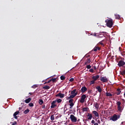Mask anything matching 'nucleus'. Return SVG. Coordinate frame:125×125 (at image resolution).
Instances as JSON below:
<instances>
[{
	"label": "nucleus",
	"mask_w": 125,
	"mask_h": 125,
	"mask_svg": "<svg viewBox=\"0 0 125 125\" xmlns=\"http://www.w3.org/2000/svg\"><path fill=\"white\" fill-rule=\"evenodd\" d=\"M70 120L72 123H77V117L75 115L71 114L70 115Z\"/></svg>",
	"instance_id": "nucleus-3"
},
{
	"label": "nucleus",
	"mask_w": 125,
	"mask_h": 125,
	"mask_svg": "<svg viewBox=\"0 0 125 125\" xmlns=\"http://www.w3.org/2000/svg\"><path fill=\"white\" fill-rule=\"evenodd\" d=\"M29 112H30V109H29L28 108H27L26 110H25L23 111V113L24 114V115H26V114H28V113H29Z\"/></svg>",
	"instance_id": "nucleus-20"
},
{
	"label": "nucleus",
	"mask_w": 125,
	"mask_h": 125,
	"mask_svg": "<svg viewBox=\"0 0 125 125\" xmlns=\"http://www.w3.org/2000/svg\"><path fill=\"white\" fill-rule=\"evenodd\" d=\"M89 56H89V55H88L87 57H89Z\"/></svg>",
	"instance_id": "nucleus-56"
},
{
	"label": "nucleus",
	"mask_w": 125,
	"mask_h": 125,
	"mask_svg": "<svg viewBox=\"0 0 125 125\" xmlns=\"http://www.w3.org/2000/svg\"><path fill=\"white\" fill-rule=\"evenodd\" d=\"M95 83V81H94L93 80L91 81L90 82V85H92V84H94Z\"/></svg>",
	"instance_id": "nucleus-28"
},
{
	"label": "nucleus",
	"mask_w": 125,
	"mask_h": 125,
	"mask_svg": "<svg viewBox=\"0 0 125 125\" xmlns=\"http://www.w3.org/2000/svg\"><path fill=\"white\" fill-rule=\"evenodd\" d=\"M76 96V94L75 95H73V94H71V95H70L68 98H69V99H72V98H74V97H75Z\"/></svg>",
	"instance_id": "nucleus-27"
},
{
	"label": "nucleus",
	"mask_w": 125,
	"mask_h": 125,
	"mask_svg": "<svg viewBox=\"0 0 125 125\" xmlns=\"http://www.w3.org/2000/svg\"><path fill=\"white\" fill-rule=\"evenodd\" d=\"M89 93H91V90H89Z\"/></svg>",
	"instance_id": "nucleus-54"
},
{
	"label": "nucleus",
	"mask_w": 125,
	"mask_h": 125,
	"mask_svg": "<svg viewBox=\"0 0 125 125\" xmlns=\"http://www.w3.org/2000/svg\"><path fill=\"white\" fill-rule=\"evenodd\" d=\"M118 65L119 67H122V66H125V62L123 60H121L119 62Z\"/></svg>",
	"instance_id": "nucleus-6"
},
{
	"label": "nucleus",
	"mask_w": 125,
	"mask_h": 125,
	"mask_svg": "<svg viewBox=\"0 0 125 125\" xmlns=\"http://www.w3.org/2000/svg\"><path fill=\"white\" fill-rule=\"evenodd\" d=\"M87 91V88H86V87L83 86L82 87L81 92H82V93H83L85 92V91Z\"/></svg>",
	"instance_id": "nucleus-11"
},
{
	"label": "nucleus",
	"mask_w": 125,
	"mask_h": 125,
	"mask_svg": "<svg viewBox=\"0 0 125 125\" xmlns=\"http://www.w3.org/2000/svg\"><path fill=\"white\" fill-rule=\"evenodd\" d=\"M120 118H121L120 115L114 114L112 117L110 118V120L113 121V122H116V121H118Z\"/></svg>",
	"instance_id": "nucleus-1"
},
{
	"label": "nucleus",
	"mask_w": 125,
	"mask_h": 125,
	"mask_svg": "<svg viewBox=\"0 0 125 125\" xmlns=\"http://www.w3.org/2000/svg\"><path fill=\"white\" fill-rule=\"evenodd\" d=\"M86 68H87V69H90L91 68V66L90 65L87 64Z\"/></svg>",
	"instance_id": "nucleus-39"
},
{
	"label": "nucleus",
	"mask_w": 125,
	"mask_h": 125,
	"mask_svg": "<svg viewBox=\"0 0 125 125\" xmlns=\"http://www.w3.org/2000/svg\"><path fill=\"white\" fill-rule=\"evenodd\" d=\"M91 62V60H90V59H87L86 62H85L84 65H88V64H89V63H90Z\"/></svg>",
	"instance_id": "nucleus-16"
},
{
	"label": "nucleus",
	"mask_w": 125,
	"mask_h": 125,
	"mask_svg": "<svg viewBox=\"0 0 125 125\" xmlns=\"http://www.w3.org/2000/svg\"><path fill=\"white\" fill-rule=\"evenodd\" d=\"M39 103L40 105H42L43 104V101L42 99H40L39 101Z\"/></svg>",
	"instance_id": "nucleus-26"
},
{
	"label": "nucleus",
	"mask_w": 125,
	"mask_h": 125,
	"mask_svg": "<svg viewBox=\"0 0 125 125\" xmlns=\"http://www.w3.org/2000/svg\"><path fill=\"white\" fill-rule=\"evenodd\" d=\"M94 70H96V66H94Z\"/></svg>",
	"instance_id": "nucleus-49"
},
{
	"label": "nucleus",
	"mask_w": 125,
	"mask_h": 125,
	"mask_svg": "<svg viewBox=\"0 0 125 125\" xmlns=\"http://www.w3.org/2000/svg\"><path fill=\"white\" fill-rule=\"evenodd\" d=\"M91 124H95V121L94 120H92Z\"/></svg>",
	"instance_id": "nucleus-46"
},
{
	"label": "nucleus",
	"mask_w": 125,
	"mask_h": 125,
	"mask_svg": "<svg viewBox=\"0 0 125 125\" xmlns=\"http://www.w3.org/2000/svg\"><path fill=\"white\" fill-rule=\"evenodd\" d=\"M31 87L32 88H36V87H38V85H37V84H34V85H33V86H31Z\"/></svg>",
	"instance_id": "nucleus-36"
},
{
	"label": "nucleus",
	"mask_w": 125,
	"mask_h": 125,
	"mask_svg": "<svg viewBox=\"0 0 125 125\" xmlns=\"http://www.w3.org/2000/svg\"><path fill=\"white\" fill-rule=\"evenodd\" d=\"M106 96H108L109 97H112L113 96V95L109 92H106L105 93Z\"/></svg>",
	"instance_id": "nucleus-21"
},
{
	"label": "nucleus",
	"mask_w": 125,
	"mask_h": 125,
	"mask_svg": "<svg viewBox=\"0 0 125 125\" xmlns=\"http://www.w3.org/2000/svg\"><path fill=\"white\" fill-rule=\"evenodd\" d=\"M121 75H123V76H124V75H125V70H123V71L121 72Z\"/></svg>",
	"instance_id": "nucleus-42"
},
{
	"label": "nucleus",
	"mask_w": 125,
	"mask_h": 125,
	"mask_svg": "<svg viewBox=\"0 0 125 125\" xmlns=\"http://www.w3.org/2000/svg\"><path fill=\"white\" fill-rule=\"evenodd\" d=\"M96 88V89H97L98 91L100 92V93L102 92V88H101V87H100V86H97Z\"/></svg>",
	"instance_id": "nucleus-17"
},
{
	"label": "nucleus",
	"mask_w": 125,
	"mask_h": 125,
	"mask_svg": "<svg viewBox=\"0 0 125 125\" xmlns=\"http://www.w3.org/2000/svg\"><path fill=\"white\" fill-rule=\"evenodd\" d=\"M29 94H30V95H32V94H33V93H32L30 92V93H29Z\"/></svg>",
	"instance_id": "nucleus-51"
},
{
	"label": "nucleus",
	"mask_w": 125,
	"mask_h": 125,
	"mask_svg": "<svg viewBox=\"0 0 125 125\" xmlns=\"http://www.w3.org/2000/svg\"><path fill=\"white\" fill-rule=\"evenodd\" d=\"M73 101H74V100H73V99H71L70 100H69L68 103H72Z\"/></svg>",
	"instance_id": "nucleus-41"
},
{
	"label": "nucleus",
	"mask_w": 125,
	"mask_h": 125,
	"mask_svg": "<svg viewBox=\"0 0 125 125\" xmlns=\"http://www.w3.org/2000/svg\"><path fill=\"white\" fill-rule=\"evenodd\" d=\"M92 113L94 114L95 117L96 118H99V114H98V112L97 111L94 110L92 111Z\"/></svg>",
	"instance_id": "nucleus-10"
},
{
	"label": "nucleus",
	"mask_w": 125,
	"mask_h": 125,
	"mask_svg": "<svg viewBox=\"0 0 125 125\" xmlns=\"http://www.w3.org/2000/svg\"><path fill=\"white\" fill-rule=\"evenodd\" d=\"M88 110H89L88 107H83V112H87V111H88Z\"/></svg>",
	"instance_id": "nucleus-24"
},
{
	"label": "nucleus",
	"mask_w": 125,
	"mask_h": 125,
	"mask_svg": "<svg viewBox=\"0 0 125 125\" xmlns=\"http://www.w3.org/2000/svg\"><path fill=\"white\" fill-rule=\"evenodd\" d=\"M100 81L103 83H107L108 82V79L106 77H102L100 79Z\"/></svg>",
	"instance_id": "nucleus-7"
},
{
	"label": "nucleus",
	"mask_w": 125,
	"mask_h": 125,
	"mask_svg": "<svg viewBox=\"0 0 125 125\" xmlns=\"http://www.w3.org/2000/svg\"><path fill=\"white\" fill-rule=\"evenodd\" d=\"M87 118L88 120H91L92 119V114L91 113H87Z\"/></svg>",
	"instance_id": "nucleus-15"
},
{
	"label": "nucleus",
	"mask_w": 125,
	"mask_h": 125,
	"mask_svg": "<svg viewBox=\"0 0 125 125\" xmlns=\"http://www.w3.org/2000/svg\"><path fill=\"white\" fill-rule=\"evenodd\" d=\"M116 104L118 106V110L120 111H122V106H121V105H122V103L120 101H118L117 102Z\"/></svg>",
	"instance_id": "nucleus-4"
},
{
	"label": "nucleus",
	"mask_w": 125,
	"mask_h": 125,
	"mask_svg": "<svg viewBox=\"0 0 125 125\" xmlns=\"http://www.w3.org/2000/svg\"><path fill=\"white\" fill-rule=\"evenodd\" d=\"M45 108V105H42V109H44Z\"/></svg>",
	"instance_id": "nucleus-47"
},
{
	"label": "nucleus",
	"mask_w": 125,
	"mask_h": 125,
	"mask_svg": "<svg viewBox=\"0 0 125 125\" xmlns=\"http://www.w3.org/2000/svg\"><path fill=\"white\" fill-rule=\"evenodd\" d=\"M99 75L93 76L92 77V79H93L95 82H96V81L99 79Z\"/></svg>",
	"instance_id": "nucleus-9"
},
{
	"label": "nucleus",
	"mask_w": 125,
	"mask_h": 125,
	"mask_svg": "<svg viewBox=\"0 0 125 125\" xmlns=\"http://www.w3.org/2000/svg\"><path fill=\"white\" fill-rule=\"evenodd\" d=\"M104 40H102L101 42H99V44H101V45H103V46H104V43L103 42H104Z\"/></svg>",
	"instance_id": "nucleus-32"
},
{
	"label": "nucleus",
	"mask_w": 125,
	"mask_h": 125,
	"mask_svg": "<svg viewBox=\"0 0 125 125\" xmlns=\"http://www.w3.org/2000/svg\"><path fill=\"white\" fill-rule=\"evenodd\" d=\"M20 112L19 111H16L14 113L13 116L14 117L15 119H18V117L17 116V115H18L19 114Z\"/></svg>",
	"instance_id": "nucleus-13"
},
{
	"label": "nucleus",
	"mask_w": 125,
	"mask_h": 125,
	"mask_svg": "<svg viewBox=\"0 0 125 125\" xmlns=\"http://www.w3.org/2000/svg\"><path fill=\"white\" fill-rule=\"evenodd\" d=\"M46 83H47V82H45V83H44V84H45Z\"/></svg>",
	"instance_id": "nucleus-53"
},
{
	"label": "nucleus",
	"mask_w": 125,
	"mask_h": 125,
	"mask_svg": "<svg viewBox=\"0 0 125 125\" xmlns=\"http://www.w3.org/2000/svg\"><path fill=\"white\" fill-rule=\"evenodd\" d=\"M76 91H77V89H75L71 91V94L73 95H75V94H76V96H77V95H78V92H76Z\"/></svg>",
	"instance_id": "nucleus-14"
},
{
	"label": "nucleus",
	"mask_w": 125,
	"mask_h": 125,
	"mask_svg": "<svg viewBox=\"0 0 125 125\" xmlns=\"http://www.w3.org/2000/svg\"><path fill=\"white\" fill-rule=\"evenodd\" d=\"M95 107L96 109H99V104L98 103H95Z\"/></svg>",
	"instance_id": "nucleus-23"
},
{
	"label": "nucleus",
	"mask_w": 125,
	"mask_h": 125,
	"mask_svg": "<svg viewBox=\"0 0 125 125\" xmlns=\"http://www.w3.org/2000/svg\"><path fill=\"white\" fill-rule=\"evenodd\" d=\"M51 80L53 83H55V82H56V78H52Z\"/></svg>",
	"instance_id": "nucleus-37"
},
{
	"label": "nucleus",
	"mask_w": 125,
	"mask_h": 125,
	"mask_svg": "<svg viewBox=\"0 0 125 125\" xmlns=\"http://www.w3.org/2000/svg\"><path fill=\"white\" fill-rule=\"evenodd\" d=\"M69 82H74V78H71L69 80Z\"/></svg>",
	"instance_id": "nucleus-44"
},
{
	"label": "nucleus",
	"mask_w": 125,
	"mask_h": 125,
	"mask_svg": "<svg viewBox=\"0 0 125 125\" xmlns=\"http://www.w3.org/2000/svg\"><path fill=\"white\" fill-rule=\"evenodd\" d=\"M97 34L96 33H91V36H93L94 37H97Z\"/></svg>",
	"instance_id": "nucleus-34"
},
{
	"label": "nucleus",
	"mask_w": 125,
	"mask_h": 125,
	"mask_svg": "<svg viewBox=\"0 0 125 125\" xmlns=\"http://www.w3.org/2000/svg\"><path fill=\"white\" fill-rule=\"evenodd\" d=\"M51 82H52V80H51H51H49V81L47 82V83H51Z\"/></svg>",
	"instance_id": "nucleus-45"
},
{
	"label": "nucleus",
	"mask_w": 125,
	"mask_h": 125,
	"mask_svg": "<svg viewBox=\"0 0 125 125\" xmlns=\"http://www.w3.org/2000/svg\"><path fill=\"white\" fill-rule=\"evenodd\" d=\"M69 106H70V107H69L70 109H72V107H73V106H74V103H69Z\"/></svg>",
	"instance_id": "nucleus-30"
},
{
	"label": "nucleus",
	"mask_w": 125,
	"mask_h": 125,
	"mask_svg": "<svg viewBox=\"0 0 125 125\" xmlns=\"http://www.w3.org/2000/svg\"><path fill=\"white\" fill-rule=\"evenodd\" d=\"M57 102L58 103H61V102H62V100H61V99H59L57 101Z\"/></svg>",
	"instance_id": "nucleus-38"
},
{
	"label": "nucleus",
	"mask_w": 125,
	"mask_h": 125,
	"mask_svg": "<svg viewBox=\"0 0 125 125\" xmlns=\"http://www.w3.org/2000/svg\"><path fill=\"white\" fill-rule=\"evenodd\" d=\"M98 123H100V120H98Z\"/></svg>",
	"instance_id": "nucleus-52"
},
{
	"label": "nucleus",
	"mask_w": 125,
	"mask_h": 125,
	"mask_svg": "<svg viewBox=\"0 0 125 125\" xmlns=\"http://www.w3.org/2000/svg\"><path fill=\"white\" fill-rule=\"evenodd\" d=\"M17 125V122L16 121H15L14 123H13L12 125Z\"/></svg>",
	"instance_id": "nucleus-43"
},
{
	"label": "nucleus",
	"mask_w": 125,
	"mask_h": 125,
	"mask_svg": "<svg viewBox=\"0 0 125 125\" xmlns=\"http://www.w3.org/2000/svg\"><path fill=\"white\" fill-rule=\"evenodd\" d=\"M55 103H56V101H53L51 103V108H55V106H56V104H55Z\"/></svg>",
	"instance_id": "nucleus-12"
},
{
	"label": "nucleus",
	"mask_w": 125,
	"mask_h": 125,
	"mask_svg": "<svg viewBox=\"0 0 125 125\" xmlns=\"http://www.w3.org/2000/svg\"><path fill=\"white\" fill-rule=\"evenodd\" d=\"M101 48L100 47H98V46H95L94 49H93V50L94 51H97V50H100Z\"/></svg>",
	"instance_id": "nucleus-19"
},
{
	"label": "nucleus",
	"mask_w": 125,
	"mask_h": 125,
	"mask_svg": "<svg viewBox=\"0 0 125 125\" xmlns=\"http://www.w3.org/2000/svg\"><path fill=\"white\" fill-rule=\"evenodd\" d=\"M50 119L52 120V121H54V115H52L50 117Z\"/></svg>",
	"instance_id": "nucleus-33"
},
{
	"label": "nucleus",
	"mask_w": 125,
	"mask_h": 125,
	"mask_svg": "<svg viewBox=\"0 0 125 125\" xmlns=\"http://www.w3.org/2000/svg\"><path fill=\"white\" fill-rule=\"evenodd\" d=\"M64 96H65V94H62L61 92H60L56 95V97H60V98H64Z\"/></svg>",
	"instance_id": "nucleus-8"
},
{
	"label": "nucleus",
	"mask_w": 125,
	"mask_h": 125,
	"mask_svg": "<svg viewBox=\"0 0 125 125\" xmlns=\"http://www.w3.org/2000/svg\"><path fill=\"white\" fill-rule=\"evenodd\" d=\"M103 33H104V32H103Z\"/></svg>",
	"instance_id": "nucleus-57"
},
{
	"label": "nucleus",
	"mask_w": 125,
	"mask_h": 125,
	"mask_svg": "<svg viewBox=\"0 0 125 125\" xmlns=\"http://www.w3.org/2000/svg\"><path fill=\"white\" fill-rule=\"evenodd\" d=\"M28 106H29V107H34V104L33 103H29L28 104Z\"/></svg>",
	"instance_id": "nucleus-35"
},
{
	"label": "nucleus",
	"mask_w": 125,
	"mask_h": 125,
	"mask_svg": "<svg viewBox=\"0 0 125 125\" xmlns=\"http://www.w3.org/2000/svg\"><path fill=\"white\" fill-rule=\"evenodd\" d=\"M43 89H49L50 87L49 86H45L43 87Z\"/></svg>",
	"instance_id": "nucleus-29"
},
{
	"label": "nucleus",
	"mask_w": 125,
	"mask_h": 125,
	"mask_svg": "<svg viewBox=\"0 0 125 125\" xmlns=\"http://www.w3.org/2000/svg\"><path fill=\"white\" fill-rule=\"evenodd\" d=\"M124 96H125V93L124 94Z\"/></svg>",
	"instance_id": "nucleus-55"
},
{
	"label": "nucleus",
	"mask_w": 125,
	"mask_h": 125,
	"mask_svg": "<svg viewBox=\"0 0 125 125\" xmlns=\"http://www.w3.org/2000/svg\"><path fill=\"white\" fill-rule=\"evenodd\" d=\"M86 98V95L83 94L81 96V99L80 100L81 103H83L84 102V101L85 100V99Z\"/></svg>",
	"instance_id": "nucleus-5"
},
{
	"label": "nucleus",
	"mask_w": 125,
	"mask_h": 125,
	"mask_svg": "<svg viewBox=\"0 0 125 125\" xmlns=\"http://www.w3.org/2000/svg\"><path fill=\"white\" fill-rule=\"evenodd\" d=\"M105 22L106 23L107 27H109V28H112V27H113V20H105Z\"/></svg>",
	"instance_id": "nucleus-2"
},
{
	"label": "nucleus",
	"mask_w": 125,
	"mask_h": 125,
	"mask_svg": "<svg viewBox=\"0 0 125 125\" xmlns=\"http://www.w3.org/2000/svg\"><path fill=\"white\" fill-rule=\"evenodd\" d=\"M89 72H90V73H93L94 72V70H93V69L91 68L89 70Z\"/></svg>",
	"instance_id": "nucleus-40"
},
{
	"label": "nucleus",
	"mask_w": 125,
	"mask_h": 125,
	"mask_svg": "<svg viewBox=\"0 0 125 125\" xmlns=\"http://www.w3.org/2000/svg\"><path fill=\"white\" fill-rule=\"evenodd\" d=\"M31 101H32V98H29L28 99L25 100V103L28 104V103H30V102H31Z\"/></svg>",
	"instance_id": "nucleus-18"
},
{
	"label": "nucleus",
	"mask_w": 125,
	"mask_h": 125,
	"mask_svg": "<svg viewBox=\"0 0 125 125\" xmlns=\"http://www.w3.org/2000/svg\"><path fill=\"white\" fill-rule=\"evenodd\" d=\"M115 19H121V16L119 15H115Z\"/></svg>",
	"instance_id": "nucleus-25"
},
{
	"label": "nucleus",
	"mask_w": 125,
	"mask_h": 125,
	"mask_svg": "<svg viewBox=\"0 0 125 125\" xmlns=\"http://www.w3.org/2000/svg\"><path fill=\"white\" fill-rule=\"evenodd\" d=\"M60 78L62 81H64V80H65V76L64 75L61 76Z\"/></svg>",
	"instance_id": "nucleus-31"
},
{
	"label": "nucleus",
	"mask_w": 125,
	"mask_h": 125,
	"mask_svg": "<svg viewBox=\"0 0 125 125\" xmlns=\"http://www.w3.org/2000/svg\"><path fill=\"white\" fill-rule=\"evenodd\" d=\"M80 119H78V120L77 119V121L78 122H80Z\"/></svg>",
	"instance_id": "nucleus-50"
},
{
	"label": "nucleus",
	"mask_w": 125,
	"mask_h": 125,
	"mask_svg": "<svg viewBox=\"0 0 125 125\" xmlns=\"http://www.w3.org/2000/svg\"><path fill=\"white\" fill-rule=\"evenodd\" d=\"M117 91H118L116 93L117 95H120V94H121V92H122V91H121V89L118 88L117 89Z\"/></svg>",
	"instance_id": "nucleus-22"
},
{
	"label": "nucleus",
	"mask_w": 125,
	"mask_h": 125,
	"mask_svg": "<svg viewBox=\"0 0 125 125\" xmlns=\"http://www.w3.org/2000/svg\"><path fill=\"white\" fill-rule=\"evenodd\" d=\"M19 111H20L21 110H22V108L21 107H19Z\"/></svg>",
	"instance_id": "nucleus-48"
}]
</instances>
